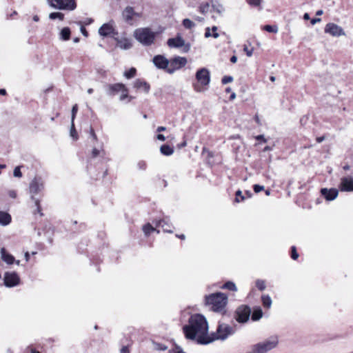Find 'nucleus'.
Segmentation results:
<instances>
[{"instance_id":"obj_1","label":"nucleus","mask_w":353,"mask_h":353,"mask_svg":"<svg viewBox=\"0 0 353 353\" xmlns=\"http://www.w3.org/2000/svg\"><path fill=\"white\" fill-rule=\"evenodd\" d=\"M186 339L195 341L198 344L207 345L214 341L208 335V323L205 317L201 314L192 315L188 324L183 327Z\"/></svg>"},{"instance_id":"obj_2","label":"nucleus","mask_w":353,"mask_h":353,"mask_svg":"<svg viewBox=\"0 0 353 353\" xmlns=\"http://www.w3.org/2000/svg\"><path fill=\"white\" fill-rule=\"evenodd\" d=\"M205 303L215 312L225 313L228 303V296L224 293L216 292L205 296Z\"/></svg>"},{"instance_id":"obj_3","label":"nucleus","mask_w":353,"mask_h":353,"mask_svg":"<svg viewBox=\"0 0 353 353\" xmlns=\"http://www.w3.org/2000/svg\"><path fill=\"white\" fill-rule=\"evenodd\" d=\"M279 337L271 336L267 339L252 345L246 353H268L279 345Z\"/></svg>"},{"instance_id":"obj_4","label":"nucleus","mask_w":353,"mask_h":353,"mask_svg":"<svg viewBox=\"0 0 353 353\" xmlns=\"http://www.w3.org/2000/svg\"><path fill=\"white\" fill-rule=\"evenodd\" d=\"M134 37L143 45L150 46L154 42L155 33L148 28H142L135 30Z\"/></svg>"},{"instance_id":"obj_5","label":"nucleus","mask_w":353,"mask_h":353,"mask_svg":"<svg viewBox=\"0 0 353 353\" xmlns=\"http://www.w3.org/2000/svg\"><path fill=\"white\" fill-rule=\"evenodd\" d=\"M234 333V327H231L230 325L226 324V323H219L216 333H214L210 336L211 337H213L215 340H225L230 335H232Z\"/></svg>"},{"instance_id":"obj_6","label":"nucleus","mask_w":353,"mask_h":353,"mask_svg":"<svg viewBox=\"0 0 353 353\" xmlns=\"http://www.w3.org/2000/svg\"><path fill=\"white\" fill-rule=\"evenodd\" d=\"M49 5L56 9L73 10L76 8L74 0H48Z\"/></svg>"},{"instance_id":"obj_7","label":"nucleus","mask_w":353,"mask_h":353,"mask_svg":"<svg viewBox=\"0 0 353 353\" xmlns=\"http://www.w3.org/2000/svg\"><path fill=\"white\" fill-rule=\"evenodd\" d=\"M187 59L182 57H175L169 60V65L168 68V72L170 74L174 73L176 70H178L187 64Z\"/></svg>"},{"instance_id":"obj_8","label":"nucleus","mask_w":353,"mask_h":353,"mask_svg":"<svg viewBox=\"0 0 353 353\" xmlns=\"http://www.w3.org/2000/svg\"><path fill=\"white\" fill-rule=\"evenodd\" d=\"M168 46L170 48H181L183 47V51L188 52L190 50V44L185 43L184 39L181 36H177L175 38H170L167 41Z\"/></svg>"},{"instance_id":"obj_9","label":"nucleus","mask_w":353,"mask_h":353,"mask_svg":"<svg viewBox=\"0 0 353 353\" xmlns=\"http://www.w3.org/2000/svg\"><path fill=\"white\" fill-rule=\"evenodd\" d=\"M196 79L202 86H206L210 81V73L205 68H201L196 72Z\"/></svg>"},{"instance_id":"obj_10","label":"nucleus","mask_w":353,"mask_h":353,"mask_svg":"<svg viewBox=\"0 0 353 353\" xmlns=\"http://www.w3.org/2000/svg\"><path fill=\"white\" fill-rule=\"evenodd\" d=\"M4 285L8 288H13L19 285L20 278L15 272H6L4 274Z\"/></svg>"},{"instance_id":"obj_11","label":"nucleus","mask_w":353,"mask_h":353,"mask_svg":"<svg viewBox=\"0 0 353 353\" xmlns=\"http://www.w3.org/2000/svg\"><path fill=\"white\" fill-rule=\"evenodd\" d=\"M134 17H141V14L136 12L131 6H127L122 12L123 19L130 25H132Z\"/></svg>"},{"instance_id":"obj_12","label":"nucleus","mask_w":353,"mask_h":353,"mask_svg":"<svg viewBox=\"0 0 353 353\" xmlns=\"http://www.w3.org/2000/svg\"><path fill=\"white\" fill-rule=\"evenodd\" d=\"M325 32L328 33L333 37H340L345 34L341 27L333 23H330L326 25L325 28Z\"/></svg>"},{"instance_id":"obj_13","label":"nucleus","mask_w":353,"mask_h":353,"mask_svg":"<svg viewBox=\"0 0 353 353\" xmlns=\"http://www.w3.org/2000/svg\"><path fill=\"white\" fill-rule=\"evenodd\" d=\"M43 188V184L41 179L35 177L30 183V193L31 196H34Z\"/></svg>"},{"instance_id":"obj_14","label":"nucleus","mask_w":353,"mask_h":353,"mask_svg":"<svg viewBox=\"0 0 353 353\" xmlns=\"http://www.w3.org/2000/svg\"><path fill=\"white\" fill-rule=\"evenodd\" d=\"M154 65L159 68L166 70L168 72V68L169 65V60L163 55H156L152 59Z\"/></svg>"},{"instance_id":"obj_15","label":"nucleus","mask_w":353,"mask_h":353,"mask_svg":"<svg viewBox=\"0 0 353 353\" xmlns=\"http://www.w3.org/2000/svg\"><path fill=\"white\" fill-rule=\"evenodd\" d=\"M99 34L103 37L112 36L113 37L118 34L114 31L113 26L110 23L103 24L99 29Z\"/></svg>"},{"instance_id":"obj_16","label":"nucleus","mask_w":353,"mask_h":353,"mask_svg":"<svg viewBox=\"0 0 353 353\" xmlns=\"http://www.w3.org/2000/svg\"><path fill=\"white\" fill-rule=\"evenodd\" d=\"M340 190L341 191H353V177H343L341 179Z\"/></svg>"},{"instance_id":"obj_17","label":"nucleus","mask_w":353,"mask_h":353,"mask_svg":"<svg viewBox=\"0 0 353 353\" xmlns=\"http://www.w3.org/2000/svg\"><path fill=\"white\" fill-rule=\"evenodd\" d=\"M114 40L117 41V47L119 48L122 50H128L131 48L132 47V43L130 39L123 37H114Z\"/></svg>"},{"instance_id":"obj_18","label":"nucleus","mask_w":353,"mask_h":353,"mask_svg":"<svg viewBox=\"0 0 353 353\" xmlns=\"http://www.w3.org/2000/svg\"><path fill=\"white\" fill-rule=\"evenodd\" d=\"M321 194L325 197V199L327 201H333L335 199L338 194L339 191L335 188L327 189L322 188L321 190Z\"/></svg>"},{"instance_id":"obj_19","label":"nucleus","mask_w":353,"mask_h":353,"mask_svg":"<svg viewBox=\"0 0 353 353\" xmlns=\"http://www.w3.org/2000/svg\"><path fill=\"white\" fill-rule=\"evenodd\" d=\"M157 227H161L165 232L172 233V225L170 223L168 217L163 219H160L156 223Z\"/></svg>"},{"instance_id":"obj_20","label":"nucleus","mask_w":353,"mask_h":353,"mask_svg":"<svg viewBox=\"0 0 353 353\" xmlns=\"http://www.w3.org/2000/svg\"><path fill=\"white\" fill-rule=\"evenodd\" d=\"M121 90L122 92L119 96V100L123 102H128L131 99V97L128 95V90H111L110 94L115 95L118 94L119 92Z\"/></svg>"},{"instance_id":"obj_21","label":"nucleus","mask_w":353,"mask_h":353,"mask_svg":"<svg viewBox=\"0 0 353 353\" xmlns=\"http://www.w3.org/2000/svg\"><path fill=\"white\" fill-rule=\"evenodd\" d=\"M11 221V215L7 212L0 210V225L2 226H6L8 225Z\"/></svg>"},{"instance_id":"obj_22","label":"nucleus","mask_w":353,"mask_h":353,"mask_svg":"<svg viewBox=\"0 0 353 353\" xmlns=\"http://www.w3.org/2000/svg\"><path fill=\"white\" fill-rule=\"evenodd\" d=\"M1 255L2 260L8 265H11L15 261L14 257L8 253L4 248L1 249Z\"/></svg>"},{"instance_id":"obj_23","label":"nucleus","mask_w":353,"mask_h":353,"mask_svg":"<svg viewBox=\"0 0 353 353\" xmlns=\"http://www.w3.org/2000/svg\"><path fill=\"white\" fill-rule=\"evenodd\" d=\"M263 312L260 307H255L253 308L251 319L253 321L260 320L263 316Z\"/></svg>"},{"instance_id":"obj_24","label":"nucleus","mask_w":353,"mask_h":353,"mask_svg":"<svg viewBox=\"0 0 353 353\" xmlns=\"http://www.w3.org/2000/svg\"><path fill=\"white\" fill-rule=\"evenodd\" d=\"M160 152L165 156H170L174 153V149L170 145L164 144L161 146Z\"/></svg>"},{"instance_id":"obj_25","label":"nucleus","mask_w":353,"mask_h":353,"mask_svg":"<svg viewBox=\"0 0 353 353\" xmlns=\"http://www.w3.org/2000/svg\"><path fill=\"white\" fill-rule=\"evenodd\" d=\"M234 318L238 323H243V305L237 307L234 312Z\"/></svg>"},{"instance_id":"obj_26","label":"nucleus","mask_w":353,"mask_h":353,"mask_svg":"<svg viewBox=\"0 0 353 353\" xmlns=\"http://www.w3.org/2000/svg\"><path fill=\"white\" fill-rule=\"evenodd\" d=\"M70 37V30L69 28H63L60 32V38L63 41L69 40Z\"/></svg>"},{"instance_id":"obj_27","label":"nucleus","mask_w":353,"mask_h":353,"mask_svg":"<svg viewBox=\"0 0 353 353\" xmlns=\"http://www.w3.org/2000/svg\"><path fill=\"white\" fill-rule=\"evenodd\" d=\"M143 231L145 236H148L152 232L156 231L157 233H159V230L153 228L150 223H147L143 225Z\"/></svg>"},{"instance_id":"obj_28","label":"nucleus","mask_w":353,"mask_h":353,"mask_svg":"<svg viewBox=\"0 0 353 353\" xmlns=\"http://www.w3.org/2000/svg\"><path fill=\"white\" fill-rule=\"evenodd\" d=\"M261 301L265 307L270 308L272 305V299L269 295L263 294L261 296Z\"/></svg>"},{"instance_id":"obj_29","label":"nucleus","mask_w":353,"mask_h":353,"mask_svg":"<svg viewBox=\"0 0 353 353\" xmlns=\"http://www.w3.org/2000/svg\"><path fill=\"white\" fill-rule=\"evenodd\" d=\"M246 1L250 6L257 8L259 10L261 9L262 0H246Z\"/></svg>"},{"instance_id":"obj_30","label":"nucleus","mask_w":353,"mask_h":353,"mask_svg":"<svg viewBox=\"0 0 353 353\" xmlns=\"http://www.w3.org/2000/svg\"><path fill=\"white\" fill-rule=\"evenodd\" d=\"M222 288L227 289L231 291H236V287L235 284L232 281L226 282L223 286Z\"/></svg>"},{"instance_id":"obj_31","label":"nucleus","mask_w":353,"mask_h":353,"mask_svg":"<svg viewBox=\"0 0 353 353\" xmlns=\"http://www.w3.org/2000/svg\"><path fill=\"white\" fill-rule=\"evenodd\" d=\"M63 17L64 15L61 12H52L49 14V18L52 20L59 19V20L62 21Z\"/></svg>"},{"instance_id":"obj_32","label":"nucleus","mask_w":353,"mask_h":353,"mask_svg":"<svg viewBox=\"0 0 353 353\" xmlns=\"http://www.w3.org/2000/svg\"><path fill=\"white\" fill-rule=\"evenodd\" d=\"M182 23L186 29H191L195 26V23L189 19H183Z\"/></svg>"},{"instance_id":"obj_33","label":"nucleus","mask_w":353,"mask_h":353,"mask_svg":"<svg viewBox=\"0 0 353 353\" xmlns=\"http://www.w3.org/2000/svg\"><path fill=\"white\" fill-rule=\"evenodd\" d=\"M136 74V69L134 68H131L129 70L125 71L124 72V76L127 79L132 78Z\"/></svg>"},{"instance_id":"obj_34","label":"nucleus","mask_w":353,"mask_h":353,"mask_svg":"<svg viewBox=\"0 0 353 353\" xmlns=\"http://www.w3.org/2000/svg\"><path fill=\"white\" fill-rule=\"evenodd\" d=\"M70 136L72 137V139L74 140H77L78 139L77 132L76 131L74 122L73 123L71 122V127H70Z\"/></svg>"},{"instance_id":"obj_35","label":"nucleus","mask_w":353,"mask_h":353,"mask_svg":"<svg viewBox=\"0 0 353 353\" xmlns=\"http://www.w3.org/2000/svg\"><path fill=\"white\" fill-rule=\"evenodd\" d=\"M264 30L268 32L276 33L278 32V28L276 26L266 25L264 26Z\"/></svg>"},{"instance_id":"obj_36","label":"nucleus","mask_w":353,"mask_h":353,"mask_svg":"<svg viewBox=\"0 0 353 353\" xmlns=\"http://www.w3.org/2000/svg\"><path fill=\"white\" fill-rule=\"evenodd\" d=\"M77 111H78V105L77 104H74L72 106V111H71V121H72V123H73L74 121V119L76 117V114L77 113Z\"/></svg>"},{"instance_id":"obj_37","label":"nucleus","mask_w":353,"mask_h":353,"mask_svg":"<svg viewBox=\"0 0 353 353\" xmlns=\"http://www.w3.org/2000/svg\"><path fill=\"white\" fill-rule=\"evenodd\" d=\"M256 288L261 291L264 290L265 289V283L263 280H257L256 281Z\"/></svg>"},{"instance_id":"obj_38","label":"nucleus","mask_w":353,"mask_h":353,"mask_svg":"<svg viewBox=\"0 0 353 353\" xmlns=\"http://www.w3.org/2000/svg\"><path fill=\"white\" fill-rule=\"evenodd\" d=\"M31 199L32 201H34L35 205L37 206V211L38 213L40 214L41 216H43V214L41 213V208L39 204V200L36 199L34 196H31Z\"/></svg>"},{"instance_id":"obj_39","label":"nucleus","mask_w":353,"mask_h":353,"mask_svg":"<svg viewBox=\"0 0 353 353\" xmlns=\"http://www.w3.org/2000/svg\"><path fill=\"white\" fill-rule=\"evenodd\" d=\"M154 345L155 350H159V351H165L168 349V347L165 345L162 344V343H154Z\"/></svg>"},{"instance_id":"obj_40","label":"nucleus","mask_w":353,"mask_h":353,"mask_svg":"<svg viewBox=\"0 0 353 353\" xmlns=\"http://www.w3.org/2000/svg\"><path fill=\"white\" fill-rule=\"evenodd\" d=\"M250 314V310L247 305H244V323L247 322L249 320Z\"/></svg>"},{"instance_id":"obj_41","label":"nucleus","mask_w":353,"mask_h":353,"mask_svg":"<svg viewBox=\"0 0 353 353\" xmlns=\"http://www.w3.org/2000/svg\"><path fill=\"white\" fill-rule=\"evenodd\" d=\"M241 201H243L242 192H241V190H238L236 192V197H235V199H234V202L239 203Z\"/></svg>"},{"instance_id":"obj_42","label":"nucleus","mask_w":353,"mask_h":353,"mask_svg":"<svg viewBox=\"0 0 353 353\" xmlns=\"http://www.w3.org/2000/svg\"><path fill=\"white\" fill-rule=\"evenodd\" d=\"M233 81V77L232 76H225L221 79V83L223 85H225L228 83H230Z\"/></svg>"},{"instance_id":"obj_43","label":"nucleus","mask_w":353,"mask_h":353,"mask_svg":"<svg viewBox=\"0 0 353 353\" xmlns=\"http://www.w3.org/2000/svg\"><path fill=\"white\" fill-rule=\"evenodd\" d=\"M13 175L15 177H21L22 176V173L21 172V167L20 166H17L14 168V172H13Z\"/></svg>"},{"instance_id":"obj_44","label":"nucleus","mask_w":353,"mask_h":353,"mask_svg":"<svg viewBox=\"0 0 353 353\" xmlns=\"http://www.w3.org/2000/svg\"><path fill=\"white\" fill-rule=\"evenodd\" d=\"M291 257L292 259L296 260L299 257V254L296 252V249L294 246L292 247Z\"/></svg>"},{"instance_id":"obj_45","label":"nucleus","mask_w":353,"mask_h":353,"mask_svg":"<svg viewBox=\"0 0 353 353\" xmlns=\"http://www.w3.org/2000/svg\"><path fill=\"white\" fill-rule=\"evenodd\" d=\"M137 167L139 170H145L147 168V164L143 161H140L137 163Z\"/></svg>"},{"instance_id":"obj_46","label":"nucleus","mask_w":353,"mask_h":353,"mask_svg":"<svg viewBox=\"0 0 353 353\" xmlns=\"http://www.w3.org/2000/svg\"><path fill=\"white\" fill-rule=\"evenodd\" d=\"M137 88H148L149 85L145 82L139 81L137 83Z\"/></svg>"},{"instance_id":"obj_47","label":"nucleus","mask_w":353,"mask_h":353,"mask_svg":"<svg viewBox=\"0 0 353 353\" xmlns=\"http://www.w3.org/2000/svg\"><path fill=\"white\" fill-rule=\"evenodd\" d=\"M231 90H224V91H225V92L226 94H230V97H229V100L230 101H232V100L234 99L235 97H236L235 93L234 92H231Z\"/></svg>"},{"instance_id":"obj_48","label":"nucleus","mask_w":353,"mask_h":353,"mask_svg":"<svg viewBox=\"0 0 353 353\" xmlns=\"http://www.w3.org/2000/svg\"><path fill=\"white\" fill-rule=\"evenodd\" d=\"M263 190H264V186H263V185H254V191L256 193H258Z\"/></svg>"},{"instance_id":"obj_49","label":"nucleus","mask_w":353,"mask_h":353,"mask_svg":"<svg viewBox=\"0 0 353 353\" xmlns=\"http://www.w3.org/2000/svg\"><path fill=\"white\" fill-rule=\"evenodd\" d=\"M244 52H246V54L248 56V57H251L252 55V52H253V48H248L246 47H244Z\"/></svg>"},{"instance_id":"obj_50","label":"nucleus","mask_w":353,"mask_h":353,"mask_svg":"<svg viewBox=\"0 0 353 353\" xmlns=\"http://www.w3.org/2000/svg\"><path fill=\"white\" fill-rule=\"evenodd\" d=\"M212 30L213 31V34H212V37H213L215 39L218 38L219 37V33L216 32L217 27L213 26L212 28Z\"/></svg>"},{"instance_id":"obj_51","label":"nucleus","mask_w":353,"mask_h":353,"mask_svg":"<svg viewBox=\"0 0 353 353\" xmlns=\"http://www.w3.org/2000/svg\"><path fill=\"white\" fill-rule=\"evenodd\" d=\"M99 150L97 148H93L92 151V157L93 158H95L97 157L99 154Z\"/></svg>"},{"instance_id":"obj_52","label":"nucleus","mask_w":353,"mask_h":353,"mask_svg":"<svg viewBox=\"0 0 353 353\" xmlns=\"http://www.w3.org/2000/svg\"><path fill=\"white\" fill-rule=\"evenodd\" d=\"M120 353H130L128 346H123L120 350Z\"/></svg>"},{"instance_id":"obj_53","label":"nucleus","mask_w":353,"mask_h":353,"mask_svg":"<svg viewBox=\"0 0 353 353\" xmlns=\"http://www.w3.org/2000/svg\"><path fill=\"white\" fill-rule=\"evenodd\" d=\"M256 139L258 141H262L263 143L267 142V139L264 138V136L261 134L256 137Z\"/></svg>"},{"instance_id":"obj_54","label":"nucleus","mask_w":353,"mask_h":353,"mask_svg":"<svg viewBox=\"0 0 353 353\" xmlns=\"http://www.w3.org/2000/svg\"><path fill=\"white\" fill-rule=\"evenodd\" d=\"M8 195L12 198V199H15L17 197V192L14 191V190H10L8 192Z\"/></svg>"},{"instance_id":"obj_55","label":"nucleus","mask_w":353,"mask_h":353,"mask_svg":"<svg viewBox=\"0 0 353 353\" xmlns=\"http://www.w3.org/2000/svg\"><path fill=\"white\" fill-rule=\"evenodd\" d=\"M90 136L94 139V140H97V135L93 130L92 128H90Z\"/></svg>"},{"instance_id":"obj_56","label":"nucleus","mask_w":353,"mask_h":353,"mask_svg":"<svg viewBox=\"0 0 353 353\" xmlns=\"http://www.w3.org/2000/svg\"><path fill=\"white\" fill-rule=\"evenodd\" d=\"M157 139L158 140H159V141H164L165 140V136L163 134H157Z\"/></svg>"},{"instance_id":"obj_57","label":"nucleus","mask_w":353,"mask_h":353,"mask_svg":"<svg viewBox=\"0 0 353 353\" xmlns=\"http://www.w3.org/2000/svg\"><path fill=\"white\" fill-rule=\"evenodd\" d=\"M205 37L206 38H208L210 37H212V34L210 33V28H207L205 32Z\"/></svg>"},{"instance_id":"obj_58","label":"nucleus","mask_w":353,"mask_h":353,"mask_svg":"<svg viewBox=\"0 0 353 353\" xmlns=\"http://www.w3.org/2000/svg\"><path fill=\"white\" fill-rule=\"evenodd\" d=\"M321 19L320 18H314V19H312L311 20V23H312V25H314V24H316V23L320 22V21H321Z\"/></svg>"},{"instance_id":"obj_59","label":"nucleus","mask_w":353,"mask_h":353,"mask_svg":"<svg viewBox=\"0 0 353 353\" xmlns=\"http://www.w3.org/2000/svg\"><path fill=\"white\" fill-rule=\"evenodd\" d=\"M93 22V19L91 18H87L84 22L85 25H89Z\"/></svg>"},{"instance_id":"obj_60","label":"nucleus","mask_w":353,"mask_h":353,"mask_svg":"<svg viewBox=\"0 0 353 353\" xmlns=\"http://www.w3.org/2000/svg\"><path fill=\"white\" fill-rule=\"evenodd\" d=\"M81 33H82L84 36H85V37H87V36H88V32H87V31H86L85 28L83 26H81Z\"/></svg>"},{"instance_id":"obj_61","label":"nucleus","mask_w":353,"mask_h":353,"mask_svg":"<svg viewBox=\"0 0 353 353\" xmlns=\"http://www.w3.org/2000/svg\"><path fill=\"white\" fill-rule=\"evenodd\" d=\"M166 130V128L164 126H159L157 129L158 132H163Z\"/></svg>"},{"instance_id":"obj_62","label":"nucleus","mask_w":353,"mask_h":353,"mask_svg":"<svg viewBox=\"0 0 353 353\" xmlns=\"http://www.w3.org/2000/svg\"><path fill=\"white\" fill-rule=\"evenodd\" d=\"M230 61L233 63H236L237 61V57L235 55H233L231 58H230Z\"/></svg>"},{"instance_id":"obj_63","label":"nucleus","mask_w":353,"mask_h":353,"mask_svg":"<svg viewBox=\"0 0 353 353\" xmlns=\"http://www.w3.org/2000/svg\"><path fill=\"white\" fill-rule=\"evenodd\" d=\"M174 345H175L174 348L170 350L168 352V353H176V346H178V345L176 344Z\"/></svg>"},{"instance_id":"obj_64","label":"nucleus","mask_w":353,"mask_h":353,"mask_svg":"<svg viewBox=\"0 0 353 353\" xmlns=\"http://www.w3.org/2000/svg\"><path fill=\"white\" fill-rule=\"evenodd\" d=\"M176 353H185L180 346H176Z\"/></svg>"}]
</instances>
